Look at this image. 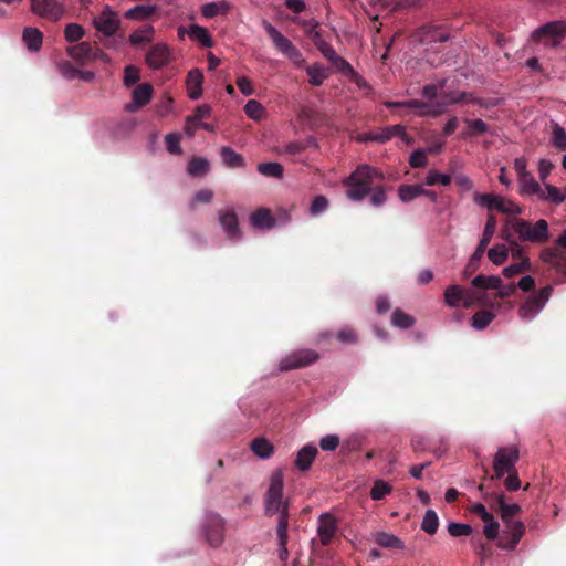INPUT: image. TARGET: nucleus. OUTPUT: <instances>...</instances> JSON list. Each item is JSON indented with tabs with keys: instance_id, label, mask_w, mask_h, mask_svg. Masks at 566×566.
Returning <instances> with one entry per match:
<instances>
[{
	"instance_id": "f257e3e1",
	"label": "nucleus",
	"mask_w": 566,
	"mask_h": 566,
	"mask_svg": "<svg viewBox=\"0 0 566 566\" xmlns=\"http://www.w3.org/2000/svg\"><path fill=\"white\" fill-rule=\"evenodd\" d=\"M478 489L490 509L500 512L501 518L505 525L501 538L497 542V546L507 551L515 549L525 533L524 523L513 520V517L522 511L521 506L516 503H506L504 493L490 491L489 486H485L483 483H481Z\"/></svg>"
},
{
	"instance_id": "f03ea898",
	"label": "nucleus",
	"mask_w": 566,
	"mask_h": 566,
	"mask_svg": "<svg viewBox=\"0 0 566 566\" xmlns=\"http://www.w3.org/2000/svg\"><path fill=\"white\" fill-rule=\"evenodd\" d=\"M384 174L369 165H359L346 179L343 185L346 189V197L350 201H361L375 188L377 180L382 181Z\"/></svg>"
},
{
	"instance_id": "7ed1b4c3",
	"label": "nucleus",
	"mask_w": 566,
	"mask_h": 566,
	"mask_svg": "<svg viewBox=\"0 0 566 566\" xmlns=\"http://www.w3.org/2000/svg\"><path fill=\"white\" fill-rule=\"evenodd\" d=\"M284 478L281 470H275L270 476V484L264 494V513L266 516H273L283 511L286 506L290 509L289 500H283Z\"/></svg>"
},
{
	"instance_id": "20e7f679",
	"label": "nucleus",
	"mask_w": 566,
	"mask_h": 566,
	"mask_svg": "<svg viewBox=\"0 0 566 566\" xmlns=\"http://www.w3.org/2000/svg\"><path fill=\"white\" fill-rule=\"evenodd\" d=\"M512 228L523 242L543 244L549 240L548 223L544 219L537 220L535 223L524 219H515L512 222Z\"/></svg>"
},
{
	"instance_id": "39448f33",
	"label": "nucleus",
	"mask_w": 566,
	"mask_h": 566,
	"mask_svg": "<svg viewBox=\"0 0 566 566\" xmlns=\"http://www.w3.org/2000/svg\"><path fill=\"white\" fill-rule=\"evenodd\" d=\"M263 28L271 39L274 48L289 59L295 66L303 67L306 64L302 52L292 43L291 40L285 38L275 27L266 20H263Z\"/></svg>"
},
{
	"instance_id": "423d86ee",
	"label": "nucleus",
	"mask_w": 566,
	"mask_h": 566,
	"mask_svg": "<svg viewBox=\"0 0 566 566\" xmlns=\"http://www.w3.org/2000/svg\"><path fill=\"white\" fill-rule=\"evenodd\" d=\"M542 262L548 264L555 272L566 281V232H563L552 247H546L539 255Z\"/></svg>"
},
{
	"instance_id": "0eeeda50",
	"label": "nucleus",
	"mask_w": 566,
	"mask_h": 566,
	"mask_svg": "<svg viewBox=\"0 0 566 566\" xmlns=\"http://www.w3.org/2000/svg\"><path fill=\"white\" fill-rule=\"evenodd\" d=\"M566 35V22L551 21L547 22L539 28H537L532 33V40L536 43H542L545 46H557L564 36Z\"/></svg>"
},
{
	"instance_id": "6e6552de",
	"label": "nucleus",
	"mask_w": 566,
	"mask_h": 566,
	"mask_svg": "<svg viewBox=\"0 0 566 566\" xmlns=\"http://www.w3.org/2000/svg\"><path fill=\"white\" fill-rule=\"evenodd\" d=\"M552 291L553 287L547 285L536 294L528 296L518 307V317L524 322L534 319L549 300Z\"/></svg>"
},
{
	"instance_id": "1a4fd4ad",
	"label": "nucleus",
	"mask_w": 566,
	"mask_h": 566,
	"mask_svg": "<svg viewBox=\"0 0 566 566\" xmlns=\"http://www.w3.org/2000/svg\"><path fill=\"white\" fill-rule=\"evenodd\" d=\"M520 459L518 449L514 446L500 448L494 455V474L490 476L491 481L500 480L506 472L516 470L515 464Z\"/></svg>"
},
{
	"instance_id": "9d476101",
	"label": "nucleus",
	"mask_w": 566,
	"mask_h": 566,
	"mask_svg": "<svg viewBox=\"0 0 566 566\" xmlns=\"http://www.w3.org/2000/svg\"><path fill=\"white\" fill-rule=\"evenodd\" d=\"M319 359V354L313 349H298L290 353L281 359L279 368L281 371L304 368L315 364Z\"/></svg>"
},
{
	"instance_id": "9b49d317",
	"label": "nucleus",
	"mask_w": 566,
	"mask_h": 566,
	"mask_svg": "<svg viewBox=\"0 0 566 566\" xmlns=\"http://www.w3.org/2000/svg\"><path fill=\"white\" fill-rule=\"evenodd\" d=\"M92 23L98 32L107 38L115 35L120 28L118 13L109 6H105L103 11L93 18Z\"/></svg>"
},
{
	"instance_id": "f8f14e48",
	"label": "nucleus",
	"mask_w": 566,
	"mask_h": 566,
	"mask_svg": "<svg viewBox=\"0 0 566 566\" xmlns=\"http://www.w3.org/2000/svg\"><path fill=\"white\" fill-rule=\"evenodd\" d=\"M31 11L52 22L60 21L65 14V7L56 0H30Z\"/></svg>"
},
{
	"instance_id": "ddd939ff",
	"label": "nucleus",
	"mask_w": 566,
	"mask_h": 566,
	"mask_svg": "<svg viewBox=\"0 0 566 566\" xmlns=\"http://www.w3.org/2000/svg\"><path fill=\"white\" fill-rule=\"evenodd\" d=\"M203 531L206 539L210 546L219 547L223 543L224 538V520L219 514H208L206 517Z\"/></svg>"
},
{
	"instance_id": "4468645a",
	"label": "nucleus",
	"mask_w": 566,
	"mask_h": 566,
	"mask_svg": "<svg viewBox=\"0 0 566 566\" xmlns=\"http://www.w3.org/2000/svg\"><path fill=\"white\" fill-rule=\"evenodd\" d=\"M66 52L69 56L78 63L105 57L104 52L96 44H91L86 41L69 46Z\"/></svg>"
},
{
	"instance_id": "2eb2a0df",
	"label": "nucleus",
	"mask_w": 566,
	"mask_h": 566,
	"mask_svg": "<svg viewBox=\"0 0 566 566\" xmlns=\"http://www.w3.org/2000/svg\"><path fill=\"white\" fill-rule=\"evenodd\" d=\"M219 223L228 240L239 242L242 239V231L239 226L238 216L232 210L218 211Z\"/></svg>"
},
{
	"instance_id": "dca6fc26",
	"label": "nucleus",
	"mask_w": 566,
	"mask_h": 566,
	"mask_svg": "<svg viewBox=\"0 0 566 566\" xmlns=\"http://www.w3.org/2000/svg\"><path fill=\"white\" fill-rule=\"evenodd\" d=\"M170 50L165 43L154 44L146 54V64L153 70L165 67L170 62Z\"/></svg>"
},
{
	"instance_id": "f3484780",
	"label": "nucleus",
	"mask_w": 566,
	"mask_h": 566,
	"mask_svg": "<svg viewBox=\"0 0 566 566\" xmlns=\"http://www.w3.org/2000/svg\"><path fill=\"white\" fill-rule=\"evenodd\" d=\"M337 521L331 513H323L318 517L317 534L322 545L328 546L335 537Z\"/></svg>"
},
{
	"instance_id": "a211bd4d",
	"label": "nucleus",
	"mask_w": 566,
	"mask_h": 566,
	"mask_svg": "<svg viewBox=\"0 0 566 566\" xmlns=\"http://www.w3.org/2000/svg\"><path fill=\"white\" fill-rule=\"evenodd\" d=\"M396 136L401 137V139L406 143H409L411 139L406 133L405 127L398 124L385 127L380 133H369L364 137V140H371L384 144Z\"/></svg>"
},
{
	"instance_id": "6ab92c4d",
	"label": "nucleus",
	"mask_w": 566,
	"mask_h": 566,
	"mask_svg": "<svg viewBox=\"0 0 566 566\" xmlns=\"http://www.w3.org/2000/svg\"><path fill=\"white\" fill-rule=\"evenodd\" d=\"M405 108L417 109L422 116H439L443 113V105L439 102H423L420 99L405 101Z\"/></svg>"
},
{
	"instance_id": "aec40b11",
	"label": "nucleus",
	"mask_w": 566,
	"mask_h": 566,
	"mask_svg": "<svg viewBox=\"0 0 566 566\" xmlns=\"http://www.w3.org/2000/svg\"><path fill=\"white\" fill-rule=\"evenodd\" d=\"M132 96L133 103L127 106V109L130 112H135L150 102L153 96V86L149 83L139 84L133 91Z\"/></svg>"
},
{
	"instance_id": "412c9836",
	"label": "nucleus",
	"mask_w": 566,
	"mask_h": 566,
	"mask_svg": "<svg viewBox=\"0 0 566 566\" xmlns=\"http://www.w3.org/2000/svg\"><path fill=\"white\" fill-rule=\"evenodd\" d=\"M317 453L318 450L314 444L304 446L296 454L295 467L302 472L308 471Z\"/></svg>"
},
{
	"instance_id": "4be33fe9",
	"label": "nucleus",
	"mask_w": 566,
	"mask_h": 566,
	"mask_svg": "<svg viewBox=\"0 0 566 566\" xmlns=\"http://www.w3.org/2000/svg\"><path fill=\"white\" fill-rule=\"evenodd\" d=\"M203 74L199 69L189 71L186 80L188 96L198 99L202 95Z\"/></svg>"
},
{
	"instance_id": "5701e85b",
	"label": "nucleus",
	"mask_w": 566,
	"mask_h": 566,
	"mask_svg": "<svg viewBox=\"0 0 566 566\" xmlns=\"http://www.w3.org/2000/svg\"><path fill=\"white\" fill-rule=\"evenodd\" d=\"M250 223L256 229H272L275 226V219L266 208H259L250 216Z\"/></svg>"
},
{
	"instance_id": "b1692460",
	"label": "nucleus",
	"mask_w": 566,
	"mask_h": 566,
	"mask_svg": "<svg viewBox=\"0 0 566 566\" xmlns=\"http://www.w3.org/2000/svg\"><path fill=\"white\" fill-rule=\"evenodd\" d=\"M520 193L522 195H537L538 198H544V191L539 184L534 179L532 174H527L518 178Z\"/></svg>"
},
{
	"instance_id": "393cba45",
	"label": "nucleus",
	"mask_w": 566,
	"mask_h": 566,
	"mask_svg": "<svg viewBox=\"0 0 566 566\" xmlns=\"http://www.w3.org/2000/svg\"><path fill=\"white\" fill-rule=\"evenodd\" d=\"M23 42L32 52H38L42 46L43 34L36 28H24L22 34Z\"/></svg>"
},
{
	"instance_id": "a878e982",
	"label": "nucleus",
	"mask_w": 566,
	"mask_h": 566,
	"mask_svg": "<svg viewBox=\"0 0 566 566\" xmlns=\"http://www.w3.org/2000/svg\"><path fill=\"white\" fill-rule=\"evenodd\" d=\"M220 156L223 164L229 168H242L245 166L244 157L229 146L221 147Z\"/></svg>"
},
{
	"instance_id": "bb28decb",
	"label": "nucleus",
	"mask_w": 566,
	"mask_h": 566,
	"mask_svg": "<svg viewBox=\"0 0 566 566\" xmlns=\"http://www.w3.org/2000/svg\"><path fill=\"white\" fill-rule=\"evenodd\" d=\"M306 73L308 75V82L313 86H321L329 76L327 70L319 63L306 66Z\"/></svg>"
},
{
	"instance_id": "cd10ccee",
	"label": "nucleus",
	"mask_w": 566,
	"mask_h": 566,
	"mask_svg": "<svg viewBox=\"0 0 566 566\" xmlns=\"http://www.w3.org/2000/svg\"><path fill=\"white\" fill-rule=\"evenodd\" d=\"M188 35L192 40L198 41L205 48H212L214 44L208 30L201 25L191 24L189 27Z\"/></svg>"
},
{
	"instance_id": "c85d7f7f",
	"label": "nucleus",
	"mask_w": 566,
	"mask_h": 566,
	"mask_svg": "<svg viewBox=\"0 0 566 566\" xmlns=\"http://www.w3.org/2000/svg\"><path fill=\"white\" fill-rule=\"evenodd\" d=\"M464 295L465 289H463L461 285H450L446 289L444 301L450 307H459L462 304Z\"/></svg>"
},
{
	"instance_id": "c756f323",
	"label": "nucleus",
	"mask_w": 566,
	"mask_h": 566,
	"mask_svg": "<svg viewBox=\"0 0 566 566\" xmlns=\"http://www.w3.org/2000/svg\"><path fill=\"white\" fill-rule=\"evenodd\" d=\"M472 286L475 289L495 290L501 287L502 280L495 275L480 274L472 280Z\"/></svg>"
},
{
	"instance_id": "7c9ffc66",
	"label": "nucleus",
	"mask_w": 566,
	"mask_h": 566,
	"mask_svg": "<svg viewBox=\"0 0 566 566\" xmlns=\"http://www.w3.org/2000/svg\"><path fill=\"white\" fill-rule=\"evenodd\" d=\"M230 6L226 1L208 2L201 7V13L207 19H212L218 14H227Z\"/></svg>"
},
{
	"instance_id": "2f4dec72",
	"label": "nucleus",
	"mask_w": 566,
	"mask_h": 566,
	"mask_svg": "<svg viewBox=\"0 0 566 566\" xmlns=\"http://www.w3.org/2000/svg\"><path fill=\"white\" fill-rule=\"evenodd\" d=\"M154 32H155V30L151 25L143 27V28L134 31L129 35V43L134 46L149 43L153 39Z\"/></svg>"
},
{
	"instance_id": "473e14b6",
	"label": "nucleus",
	"mask_w": 566,
	"mask_h": 566,
	"mask_svg": "<svg viewBox=\"0 0 566 566\" xmlns=\"http://www.w3.org/2000/svg\"><path fill=\"white\" fill-rule=\"evenodd\" d=\"M251 450L261 459H268L272 455L274 448L272 443L264 438H256L251 442Z\"/></svg>"
},
{
	"instance_id": "72a5a7b5",
	"label": "nucleus",
	"mask_w": 566,
	"mask_h": 566,
	"mask_svg": "<svg viewBox=\"0 0 566 566\" xmlns=\"http://www.w3.org/2000/svg\"><path fill=\"white\" fill-rule=\"evenodd\" d=\"M155 6H136L125 12V18L129 20H145L156 12Z\"/></svg>"
},
{
	"instance_id": "f704fd0d",
	"label": "nucleus",
	"mask_w": 566,
	"mask_h": 566,
	"mask_svg": "<svg viewBox=\"0 0 566 566\" xmlns=\"http://www.w3.org/2000/svg\"><path fill=\"white\" fill-rule=\"evenodd\" d=\"M376 543L385 548L402 549L405 547L403 542L399 537L386 532L377 534Z\"/></svg>"
},
{
	"instance_id": "c9c22d12",
	"label": "nucleus",
	"mask_w": 566,
	"mask_h": 566,
	"mask_svg": "<svg viewBox=\"0 0 566 566\" xmlns=\"http://www.w3.org/2000/svg\"><path fill=\"white\" fill-rule=\"evenodd\" d=\"M496 224H497V221H496L495 216L493 213H489L488 220H486V223L484 227V231H483L482 238H481L478 247H480L484 250L488 248V245L496 230Z\"/></svg>"
},
{
	"instance_id": "e433bc0d",
	"label": "nucleus",
	"mask_w": 566,
	"mask_h": 566,
	"mask_svg": "<svg viewBox=\"0 0 566 566\" xmlns=\"http://www.w3.org/2000/svg\"><path fill=\"white\" fill-rule=\"evenodd\" d=\"M415 323H416L415 318L411 315L401 311L400 308H396L392 312L391 324L394 326L402 328V329H408V328L412 327L415 325Z\"/></svg>"
},
{
	"instance_id": "4c0bfd02",
	"label": "nucleus",
	"mask_w": 566,
	"mask_h": 566,
	"mask_svg": "<svg viewBox=\"0 0 566 566\" xmlns=\"http://www.w3.org/2000/svg\"><path fill=\"white\" fill-rule=\"evenodd\" d=\"M423 187L420 185H402L398 189V195L401 201L410 202L417 197L421 196Z\"/></svg>"
},
{
	"instance_id": "58836bf2",
	"label": "nucleus",
	"mask_w": 566,
	"mask_h": 566,
	"mask_svg": "<svg viewBox=\"0 0 566 566\" xmlns=\"http://www.w3.org/2000/svg\"><path fill=\"white\" fill-rule=\"evenodd\" d=\"M551 143L558 151L566 150V132L557 123H554L552 126Z\"/></svg>"
},
{
	"instance_id": "ea45409f",
	"label": "nucleus",
	"mask_w": 566,
	"mask_h": 566,
	"mask_svg": "<svg viewBox=\"0 0 566 566\" xmlns=\"http://www.w3.org/2000/svg\"><path fill=\"white\" fill-rule=\"evenodd\" d=\"M258 171L265 177L282 178L284 168L279 163H260L256 167Z\"/></svg>"
},
{
	"instance_id": "a19ab883",
	"label": "nucleus",
	"mask_w": 566,
	"mask_h": 566,
	"mask_svg": "<svg viewBox=\"0 0 566 566\" xmlns=\"http://www.w3.org/2000/svg\"><path fill=\"white\" fill-rule=\"evenodd\" d=\"M439 526V518L437 513L433 510H427L421 522V530H423L429 535H433L437 533Z\"/></svg>"
},
{
	"instance_id": "79ce46f5",
	"label": "nucleus",
	"mask_w": 566,
	"mask_h": 566,
	"mask_svg": "<svg viewBox=\"0 0 566 566\" xmlns=\"http://www.w3.org/2000/svg\"><path fill=\"white\" fill-rule=\"evenodd\" d=\"M209 170V163L202 157H193L189 164L187 171L191 176H202Z\"/></svg>"
},
{
	"instance_id": "37998d69",
	"label": "nucleus",
	"mask_w": 566,
	"mask_h": 566,
	"mask_svg": "<svg viewBox=\"0 0 566 566\" xmlns=\"http://www.w3.org/2000/svg\"><path fill=\"white\" fill-rule=\"evenodd\" d=\"M485 250L476 247L475 251L469 259L464 270H463V276L467 279L471 276L480 266L481 259L484 254Z\"/></svg>"
},
{
	"instance_id": "c03bdc74",
	"label": "nucleus",
	"mask_w": 566,
	"mask_h": 566,
	"mask_svg": "<svg viewBox=\"0 0 566 566\" xmlns=\"http://www.w3.org/2000/svg\"><path fill=\"white\" fill-rule=\"evenodd\" d=\"M531 269V262L528 258H524L522 261H517L503 269L502 273L505 277H513L517 274L527 272Z\"/></svg>"
},
{
	"instance_id": "a18cd8bd",
	"label": "nucleus",
	"mask_w": 566,
	"mask_h": 566,
	"mask_svg": "<svg viewBox=\"0 0 566 566\" xmlns=\"http://www.w3.org/2000/svg\"><path fill=\"white\" fill-rule=\"evenodd\" d=\"M85 35V29L78 23H69L64 28V38L69 43L80 41Z\"/></svg>"
},
{
	"instance_id": "49530a36",
	"label": "nucleus",
	"mask_w": 566,
	"mask_h": 566,
	"mask_svg": "<svg viewBox=\"0 0 566 566\" xmlns=\"http://www.w3.org/2000/svg\"><path fill=\"white\" fill-rule=\"evenodd\" d=\"M391 491L392 486L388 482L384 480H376L370 490V497L375 501H379L382 500L386 495L390 494Z\"/></svg>"
},
{
	"instance_id": "de8ad7c7",
	"label": "nucleus",
	"mask_w": 566,
	"mask_h": 566,
	"mask_svg": "<svg viewBox=\"0 0 566 566\" xmlns=\"http://www.w3.org/2000/svg\"><path fill=\"white\" fill-rule=\"evenodd\" d=\"M495 317L491 311H479L472 316V326L475 329H484Z\"/></svg>"
},
{
	"instance_id": "09e8293b",
	"label": "nucleus",
	"mask_w": 566,
	"mask_h": 566,
	"mask_svg": "<svg viewBox=\"0 0 566 566\" xmlns=\"http://www.w3.org/2000/svg\"><path fill=\"white\" fill-rule=\"evenodd\" d=\"M244 112L248 117L254 120H260L264 116L265 109L260 102L255 99H249L244 105Z\"/></svg>"
},
{
	"instance_id": "8fccbe9b",
	"label": "nucleus",
	"mask_w": 566,
	"mask_h": 566,
	"mask_svg": "<svg viewBox=\"0 0 566 566\" xmlns=\"http://www.w3.org/2000/svg\"><path fill=\"white\" fill-rule=\"evenodd\" d=\"M507 248L503 244H497L488 251L490 261L496 265H501L507 258Z\"/></svg>"
},
{
	"instance_id": "3c124183",
	"label": "nucleus",
	"mask_w": 566,
	"mask_h": 566,
	"mask_svg": "<svg viewBox=\"0 0 566 566\" xmlns=\"http://www.w3.org/2000/svg\"><path fill=\"white\" fill-rule=\"evenodd\" d=\"M210 115H211V107L209 105L205 104V105L197 106L193 115L191 117H188V119H187V127H186L187 133L190 135L193 134V130L190 129V126H189V124L191 122H200L203 118L210 117Z\"/></svg>"
},
{
	"instance_id": "603ef678",
	"label": "nucleus",
	"mask_w": 566,
	"mask_h": 566,
	"mask_svg": "<svg viewBox=\"0 0 566 566\" xmlns=\"http://www.w3.org/2000/svg\"><path fill=\"white\" fill-rule=\"evenodd\" d=\"M469 136H479L488 132V124L482 119H465Z\"/></svg>"
},
{
	"instance_id": "864d4df0",
	"label": "nucleus",
	"mask_w": 566,
	"mask_h": 566,
	"mask_svg": "<svg viewBox=\"0 0 566 566\" xmlns=\"http://www.w3.org/2000/svg\"><path fill=\"white\" fill-rule=\"evenodd\" d=\"M451 182V176L447 174H441L437 170H430L426 177L427 186H434L437 184H441L443 186H448Z\"/></svg>"
},
{
	"instance_id": "5fc2aeb1",
	"label": "nucleus",
	"mask_w": 566,
	"mask_h": 566,
	"mask_svg": "<svg viewBox=\"0 0 566 566\" xmlns=\"http://www.w3.org/2000/svg\"><path fill=\"white\" fill-rule=\"evenodd\" d=\"M329 62L335 66V69L339 73L347 77L350 75V73H354L353 66L337 53L329 60Z\"/></svg>"
},
{
	"instance_id": "6e6d98bb",
	"label": "nucleus",
	"mask_w": 566,
	"mask_h": 566,
	"mask_svg": "<svg viewBox=\"0 0 566 566\" xmlns=\"http://www.w3.org/2000/svg\"><path fill=\"white\" fill-rule=\"evenodd\" d=\"M448 532L451 536H469L472 533V527L469 524L451 522L448 525Z\"/></svg>"
},
{
	"instance_id": "4d7b16f0",
	"label": "nucleus",
	"mask_w": 566,
	"mask_h": 566,
	"mask_svg": "<svg viewBox=\"0 0 566 566\" xmlns=\"http://www.w3.org/2000/svg\"><path fill=\"white\" fill-rule=\"evenodd\" d=\"M503 238L509 242V249L511 251L512 258L522 261L524 258V248L515 240L511 239V234L503 232Z\"/></svg>"
},
{
	"instance_id": "13d9d810",
	"label": "nucleus",
	"mask_w": 566,
	"mask_h": 566,
	"mask_svg": "<svg viewBox=\"0 0 566 566\" xmlns=\"http://www.w3.org/2000/svg\"><path fill=\"white\" fill-rule=\"evenodd\" d=\"M124 73V84L126 87H132L140 78L139 69L134 65L126 66Z\"/></svg>"
},
{
	"instance_id": "bf43d9fd",
	"label": "nucleus",
	"mask_w": 566,
	"mask_h": 566,
	"mask_svg": "<svg viewBox=\"0 0 566 566\" xmlns=\"http://www.w3.org/2000/svg\"><path fill=\"white\" fill-rule=\"evenodd\" d=\"M328 200L325 196L318 195L315 196L312 200L310 212L312 216H317L318 213L325 211L328 207Z\"/></svg>"
},
{
	"instance_id": "052dcab7",
	"label": "nucleus",
	"mask_w": 566,
	"mask_h": 566,
	"mask_svg": "<svg viewBox=\"0 0 566 566\" xmlns=\"http://www.w3.org/2000/svg\"><path fill=\"white\" fill-rule=\"evenodd\" d=\"M370 195V203L374 207H381L387 201L386 188L384 186H375Z\"/></svg>"
},
{
	"instance_id": "680f3d73",
	"label": "nucleus",
	"mask_w": 566,
	"mask_h": 566,
	"mask_svg": "<svg viewBox=\"0 0 566 566\" xmlns=\"http://www.w3.org/2000/svg\"><path fill=\"white\" fill-rule=\"evenodd\" d=\"M483 534L489 541L500 539V523L494 518L490 523L484 524Z\"/></svg>"
},
{
	"instance_id": "e2e57ef3",
	"label": "nucleus",
	"mask_w": 566,
	"mask_h": 566,
	"mask_svg": "<svg viewBox=\"0 0 566 566\" xmlns=\"http://www.w3.org/2000/svg\"><path fill=\"white\" fill-rule=\"evenodd\" d=\"M166 148L170 154H181L180 138L176 134H168L165 137Z\"/></svg>"
},
{
	"instance_id": "0e129e2a",
	"label": "nucleus",
	"mask_w": 566,
	"mask_h": 566,
	"mask_svg": "<svg viewBox=\"0 0 566 566\" xmlns=\"http://www.w3.org/2000/svg\"><path fill=\"white\" fill-rule=\"evenodd\" d=\"M427 163H428L427 154L422 149L413 151L409 158V165L412 168L424 167L427 165Z\"/></svg>"
},
{
	"instance_id": "69168bd1",
	"label": "nucleus",
	"mask_w": 566,
	"mask_h": 566,
	"mask_svg": "<svg viewBox=\"0 0 566 566\" xmlns=\"http://www.w3.org/2000/svg\"><path fill=\"white\" fill-rule=\"evenodd\" d=\"M339 446V437L336 434H327L319 441V447L324 451H334Z\"/></svg>"
},
{
	"instance_id": "338daca9",
	"label": "nucleus",
	"mask_w": 566,
	"mask_h": 566,
	"mask_svg": "<svg viewBox=\"0 0 566 566\" xmlns=\"http://www.w3.org/2000/svg\"><path fill=\"white\" fill-rule=\"evenodd\" d=\"M337 339L343 344H354L357 342V335L352 327H344L337 333Z\"/></svg>"
},
{
	"instance_id": "774afa93",
	"label": "nucleus",
	"mask_w": 566,
	"mask_h": 566,
	"mask_svg": "<svg viewBox=\"0 0 566 566\" xmlns=\"http://www.w3.org/2000/svg\"><path fill=\"white\" fill-rule=\"evenodd\" d=\"M506 473H507V476L504 480L505 489L511 492L517 491L521 488V481H520L517 471L514 470V471H510Z\"/></svg>"
}]
</instances>
